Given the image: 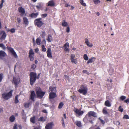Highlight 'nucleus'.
<instances>
[{
	"mask_svg": "<svg viewBox=\"0 0 129 129\" xmlns=\"http://www.w3.org/2000/svg\"><path fill=\"white\" fill-rule=\"evenodd\" d=\"M36 93L38 98L41 99L45 93V92L43 91L40 87H37L36 89Z\"/></svg>",
	"mask_w": 129,
	"mask_h": 129,
	"instance_id": "nucleus-1",
	"label": "nucleus"
},
{
	"mask_svg": "<svg viewBox=\"0 0 129 129\" xmlns=\"http://www.w3.org/2000/svg\"><path fill=\"white\" fill-rule=\"evenodd\" d=\"M29 76L30 83L31 85H33L37 79V74L34 72H31L30 73Z\"/></svg>",
	"mask_w": 129,
	"mask_h": 129,
	"instance_id": "nucleus-2",
	"label": "nucleus"
},
{
	"mask_svg": "<svg viewBox=\"0 0 129 129\" xmlns=\"http://www.w3.org/2000/svg\"><path fill=\"white\" fill-rule=\"evenodd\" d=\"M13 91V90H11L8 93L5 92L3 93L2 94V97L4 99L8 100L12 96V93Z\"/></svg>",
	"mask_w": 129,
	"mask_h": 129,
	"instance_id": "nucleus-3",
	"label": "nucleus"
},
{
	"mask_svg": "<svg viewBox=\"0 0 129 129\" xmlns=\"http://www.w3.org/2000/svg\"><path fill=\"white\" fill-rule=\"evenodd\" d=\"M42 18H39L36 19L34 21V23L35 26L38 27H41L44 24L41 21Z\"/></svg>",
	"mask_w": 129,
	"mask_h": 129,
	"instance_id": "nucleus-4",
	"label": "nucleus"
},
{
	"mask_svg": "<svg viewBox=\"0 0 129 129\" xmlns=\"http://www.w3.org/2000/svg\"><path fill=\"white\" fill-rule=\"evenodd\" d=\"M78 91L80 93L85 95L87 93V88L85 85H81L80 89L78 90Z\"/></svg>",
	"mask_w": 129,
	"mask_h": 129,
	"instance_id": "nucleus-5",
	"label": "nucleus"
},
{
	"mask_svg": "<svg viewBox=\"0 0 129 129\" xmlns=\"http://www.w3.org/2000/svg\"><path fill=\"white\" fill-rule=\"evenodd\" d=\"M6 48L11 52L12 54L13 55L14 57L15 58H18V57L16 54V53L15 51L12 48L10 47L7 46L6 47Z\"/></svg>",
	"mask_w": 129,
	"mask_h": 129,
	"instance_id": "nucleus-6",
	"label": "nucleus"
},
{
	"mask_svg": "<svg viewBox=\"0 0 129 129\" xmlns=\"http://www.w3.org/2000/svg\"><path fill=\"white\" fill-rule=\"evenodd\" d=\"M29 57L30 58V61H33L34 59V52L32 49H30L29 53Z\"/></svg>",
	"mask_w": 129,
	"mask_h": 129,
	"instance_id": "nucleus-7",
	"label": "nucleus"
},
{
	"mask_svg": "<svg viewBox=\"0 0 129 129\" xmlns=\"http://www.w3.org/2000/svg\"><path fill=\"white\" fill-rule=\"evenodd\" d=\"M86 114L87 115V116H88V117L89 118H90L91 116L95 117H97L96 113L93 111H89Z\"/></svg>",
	"mask_w": 129,
	"mask_h": 129,
	"instance_id": "nucleus-8",
	"label": "nucleus"
},
{
	"mask_svg": "<svg viewBox=\"0 0 129 129\" xmlns=\"http://www.w3.org/2000/svg\"><path fill=\"white\" fill-rule=\"evenodd\" d=\"M18 11L21 13L20 16L21 17H23L25 13V9L22 7H19L18 9Z\"/></svg>",
	"mask_w": 129,
	"mask_h": 129,
	"instance_id": "nucleus-9",
	"label": "nucleus"
},
{
	"mask_svg": "<svg viewBox=\"0 0 129 129\" xmlns=\"http://www.w3.org/2000/svg\"><path fill=\"white\" fill-rule=\"evenodd\" d=\"M73 111L79 116L82 115L84 113L83 111L76 108H74Z\"/></svg>",
	"mask_w": 129,
	"mask_h": 129,
	"instance_id": "nucleus-10",
	"label": "nucleus"
},
{
	"mask_svg": "<svg viewBox=\"0 0 129 129\" xmlns=\"http://www.w3.org/2000/svg\"><path fill=\"white\" fill-rule=\"evenodd\" d=\"M1 35L2 36L0 38V39L1 40H5L7 36V35L5 32L3 30H1L0 31V35Z\"/></svg>",
	"mask_w": 129,
	"mask_h": 129,
	"instance_id": "nucleus-11",
	"label": "nucleus"
},
{
	"mask_svg": "<svg viewBox=\"0 0 129 129\" xmlns=\"http://www.w3.org/2000/svg\"><path fill=\"white\" fill-rule=\"evenodd\" d=\"M20 79L18 77H15L13 78V81L14 84L17 86L19 83V82L20 81Z\"/></svg>",
	"mask_w": 129,
	"mask_h": 129,
	"instance_id": "nucleus-12",
	"label": "nucleus"
},
{
	"mask_svg": "<svg viewBox=\"0 0 129 129\" xmlns=\"http://www.w3.org/2000/svg\"><path fill=\"white\" fill-rule=\"evenodd\" d=\"M36 94L35 91L34 90H32L31 91V94L30 99L33 102L35 101L34 98L36 97Z\"/></svg>",
	"mask_w": 129,
	"mask_h": 129,
	"instance_id": "nucleus-13",
	"label": "nucleus"
},
{
	"mask_svg": "<svg viewBox=\"0 0 129 129\" xmlns=\"http://www.w3.org/2000/svg\"><path fill=\"white\" fill-rule=\"evenodd\" d=\"M56 93L51 92L49 94V100L52 99L57 97Z\"/></svg>",
	"mask_w": 129,
	"mask_h": 129,
	"instance_id": "nucleus-14",
	"label": "nucleus"
},
{
	"mask_svg": "<svg viewBox=\"0 0 129 129\" xmlns=\"http://www.w3.org/2000/svg\"><path fill=\"white\" fill-rule=\"evenodd\" d=\"M46 52L47 57L49 58H51L52 57V56L51 49L49 48L48 49Z\"/></svg>",
	"mask_w": 129,
	"mask_h": 129,
	"instance_id": "nucleus-15",
	"label": "nucleus"
},
{
	"mask_svg": "<svg viewBox=\"0 0 129 129\" xmlns=\"http://www.w3.org/2000/svg\"><path fill=\"white\" fill-rule=\"evenodd\" d=\"M53 125V122L48 123L46 125L45 128L46 129H52Z\"/></svg>",
	"mask_w": 129,
	"mask_h": 129,
	"instance_id": "nucleus-16",
	"label": "nucleus"
},
{
	"mask_svg": "<svg viewBox=\"0 0 129 129\" xmlns=\"http://www.w3.org/2000/svg\"><path fill=\"white\" fill-rule=\"evenodd\" d=\"M43 5L41 3H38L37 5L36 6V7L39 10L40 9L42 10L43 9Z\"/></svg>",
	"mask_w": 129,
	"mask_h": 129,
	"instance_id": "nucleus-17",
	"label": "nucleus"
},
{
	"mask_svg": "<svg viewBox=\"0 0 129 129\" xmlns=\"http://www.w3.org/2000/svg\"><path fill=\"white\" fill-rule=\"evenodd\" d=\"M39 15V13L37 12L36 13H32L31 14L29 15V17L31 18H36Z\"/></svg>",
	"mask_w": 129,
	"mask_h": 129,
	"instance_id": "nucleus-18",
	"label": "nucleus"
},
{
	"mask_svg": "<svg viewBox=\"0 0 129 129\" xmlns=\"http://www.w3.org/2000/svg\"><path fill=\"white\" fill-rule=\"evenodd\" d=\"M85 43L88 47H91L93 46V45L92 43H90L88 41V40L87 38H85Z\"/></svg>",
	"mask_w": 129,
	"mask_h": 129,
	"instance_id": "nucleus-19",
	"label": "nucleus"
},
{
	"mask_svg": "<svg viewBox=\"0 0 129 129\" xmlns=\"http://www.w3.org/2000/svg\"><path fill=\"white\" fill-rule=\"evenodd\" d=\"M49 91H51V92H53L55 93L56 92V88L54 87L50 86L49 88Z\"/></svg>",
	"mask_w": 129,
	"mask_h": 129,
	"instance_id": "nucleus-20",
	"label": "nucleus"
},
{
	"mask_svg": "<svg viewBox=\"0 0 129 129\" xmlns=\"http://www.w3.org/2000/svg\"><path fill=\"white\" fill-rule=\"evenodd\" d=\"M7 55L6 53L3 50L0 51V58L5 57Z\"/></svg>",
	"mask_w": 129,
	"mask_h": 129,
	"instance_id": "nucleus-21",
	"label": "nucleus"
},
{
	"mask_svg": "<svg viewBox=\"0 0 129 129\" xmlns=\"http://www.w3.org/2000/svg\"><path fill=\"white\" fill-rule=\"evenodd\" d=\"M48 6H50L51 7H53L54 6L55 4H54L53 0H52L49 1L48 3Z\"/></svg>",
	"mask_w": 129,
	"mask_h": 129,
	"instance_id": "nucleus-22",
	"label": "nucleus"
},
{
	"mask_svg": "<svg viewBox=\"0 0 129 129\" xmlns=\"http://www.w3.org/2000/svg\"><path fill=\"white\" fill-rule=\"evenodd\" d=\"M46 40L48 42H50L53 41L52 36L51 35H48Z\"/></svg>",
	"mask_w": 129,
	"mask_h": 129,
	"instance_id": "nucleus-23",
	"label": "nucleus"
},
{
	"mask_svg": "<svg viewBox=\"0 0 129 129\" xmlns=\"http://www.w3.org/2000/svg\"><path fill=\"white\" fill-rule=\"evenodd\" d=\"M23 21L25 24L28 25L29 23V21L27 18L26 17H24L23 18Z\"/></svg>",
	"mask_w": 129,
	"mask_h": 129,
	"instance_id": "nucleus-24",
	"label": "nucleus"
},
{
	"mask_svg": "<svg viewBox=\"0 0 129 129\" xmlns=\"http://www.w3.org/2000/svg\"><path fill=\"white\" fill-rule=\"evenodd\" d=\"M75 124L76 125L79 127H82L81 122L80 121H77L75 122Z\"/></svg>",
	"mask_w": 129,
	"mask_h": 129,
	"instance_id": "nucleus-25",
	"label": "nucleus"
},
{
	"mask_svg": "<svg viewBox=\"0 0 129 129\" xmlns=\"http://www.w3.org/2000/svg\"><path fill=\"white\" fill-rule=\"evenodd\" d=\"M35 116H34L32 117H31L30 118V122L33 123H35Z\"/></svg>",
	"mask_w": 129,
	"mask_h": 129,
	"instance_id": "nucleus-26",
	"label": "nucleus"
},
{
	"mask_svg": "<svg viewBox=\"0 0 129 129\" xmlns=\"http://www.w3.org/2000/svg\"><path fill=\"white\" fill-rule=\"evenodd\" d=\"M105 105L106 106L108 107H110L111 106L110 102L108 100H107L105 102Z\"/></svg>",
	"mask_w": 129,
	"mask_h": 129,
	"instance_id": "nucleus-27",
	"label": "nucleus"
},
{
	"mask_svg": "<svg viewBox=\"0 0 129 129\" xmlns=\"http://www.w3.org/2000/svg\"><path fill=\"white\" fill-rule=\"evenodd\" d=\"M15 119V117L14 115H12L9 118V120L10 122H13Z\"/></svg>",
	"mask_w": 129,
	"mask_h": 129,
	"instance_id": "nucleus-28",
	"label": "nucleus"
},
{
	"mask_svg": "<svg viewBox=\"0 0 129 129\" xmlns=\"http://www.w3.org/2000/svg\"><path fill=\"white\" fill-rule=\"evenodd\" d=\"M107 108L106 107H104L103 110V113L105 115L109 114V113L107 110Z\"/></svg>",
	"mask_w": 129,
	"mask_h": 129,
	"instance_id": "nucleus-29",
	"label": "nucleus"
},
{
	"mask_svg": "<svg viewBox=\"0 0 129 129\" xmlns=\"http://www.w3.org/2000/svg\"><path fill=\"white\" fill-rule=\"evenodd\" d=\"M88 118H89L88 117V116H87V115L86 114L83 119V121L85 123L87 122L88 121Z\"/></svg>",
	"mask_w": 129,
	"mask_h": 129,
	"instance_id": "nucleus-30",
	"label": "nucleus"
},
{
	"mask_svg": "<svg viewBox=\"0 0 129 129\" xmlns=\"http://www.w3.org/2000/svg\"><path fill=\"white\" fill-rule=\"evenodd\" d=\"M61 25L63 26H68L67 23L64 20L62 21Z\"/></svg>",
	"mask_w": 129,
	"mask_h": 129,
	"instance_id": "nucleus-31",
	"label": "nucleus"
},
{
	"mask_svg": "<svg viewBox=\"0 0 129 129\" xmlns=\"http://www.w3.org/2000/svg\"><path fill=\"white\" fill-rule=\"evenodd\" d=\"M38 120L40 121L44 122L46 121V119L44 117H41L38 119Z\"/></svg>",
	"mask_w": 129,
	"mask_h": 129,
	"instance_id": "nucleus-32",
	"label": "nucleus"
},
{
	"mask_svg": "<svg viewBox=\"0 0 129 129\" xmlns=\"http://www.w3.org/2000/svg\"><path fill=\"white\" fill-rule=\"evenodd\" d=\"M40 36L43 38H45L46 35V34L44 31H41L40 33Z\"/></svg>",
	"mask_w": 129,
	"mask_h": 129,
	"instance_id": "nucleus-33",
	"label": "nucleus"
},
{
	"mask_svg": "<svg viewBox=\"0 0 129 129\" xmlns=\"http://www.w3.org/2000/svg\"><path fill=\"white\" fill-rule=\"evenodd\" d=\"M18 95H16L15 96L14 99V103L15 104H17L19 102V101L18 100Z\"/></svg>",
	"mask_w": 129,
	"mask_h": 129,
	"instance_id": "nucleus-34",
	"label": "nucleus"
},
{
	"mask_svg": "<svg viewBox=\"0 0 129 129\" xmlns=\"http://www.w3.org/2000/svg\"><path fill=\"white\" fill-rule=\"evenodd\" d=\"M41 40L39 38H37L36 39V42L37 44L38 45H40L41 44Z\"/></svg>",
	"mask_w": 129,
	"mask_h": 129,
	"instance_id": "nucleus-35",
	"label": "nucleus"
},
{
	"mask_svg": "<svg viewBox=\"0 0 129 129\" xmlns=\"http://www.w3.org/2000/svg\"><path fill=\"white\" fill-rule=\"evenodd\" d=\"M64 105V104L62 102H60L58 108L59 109H61V108Z\"/></svg>",
	"mask_w": 129,
	"mask_h": 129,
	"instance_id": "nucleus-36",
	"label": "nucleus"
},
{
	"mask_svg": "<svg viewBox=\"0 0 129 129\" xmlns=\"http://www.w3.org/2000/svg\"><path fill=\"white\" fill-rule=\"evenodd\" d=\"M95 59V58L94 57H91V58L89 59L87 62V63L88 64L90 63H92L93 62L92 59Z\"/></svg>",
	"mask_w": 129,
	"mask_h": 129,
	"instance_id": "nucleus-37",
	"label": "nucleus"
},
{
	"mask_svg": "<svg viewBox=\"0 0 129 129\" xmlns=\"http://www.w3.org/2000/svg\"><path fill=\"white\" fill-rule=\"evenodd\" d=\"M30 104V103H25L24 104V107L25 108H28L29 107V105Z\"/></svg>",
	"mask_w": 129,
	"mask_h": 129,
	"instance_id": "nucleus-38",
	"label": "nucleus"
},
{
	"mask_svg": "<svg viewBox=\"0 0 129 129\" xmlns=\"http://www.w3.org/2000/svg\"><path fill=\"white\" fill-rule=\"evenodd\" d=\"M80 3L82 5L84 6H85L86 5L85 3H83V0H80Z\"/></svg>",
	"mask_w": 129,
	"mask_h": 129,
	"instance_id": "nucleus-39",
	"label": "nucleus"
},
{
	"mask_svg": "<svg viewBox=\"0 0 129 129\" xmlns=\"http://www.w3.org/2000/svg\"><path fill=\"white\" fill-rule=\"evenodd\" d=\"M93 2L95 4H98V3H100L101 1L100 0H93Z\"/></svg>",
	"mask_w": 129,
	"mask_h": 129,
	"instance_id": "nucleus-40",
	"label": "nucleus"
},
{
	"mask_svg": "<svg viewBox=\"0 0 129 129\" xmlns=\"http://www.w3.org/2000/svg\"><path fill=\"white\" fill-rule=\"evenodd\" d=\"M83 58L84 59L86 60H87L88 59V57L86 54H85L84 55Z\"/></svg>",
	"mask_w": 129,
	"mask_h": 129,
	"instance_id": "nucleus-41",
	"label": "nucleus"
},
{
	"mask_svg": "<svg viewBox=\"0 0 129 129\" xmlns=\"http://www.w3.org/2000/svg\"><path fill=\"white\" fill-rule=\"evenodd\" d=\"M0 47L2 48L4 50L6 49L5 46L3 43L0 44Z\"/></svg>",
	"mask_w": 129,
	"mask_h": 129,
	"instance_id": "nucleus-42",
	"label": "nucleus"
},
{
	"mask_svg": "<svg viewBox=\"0 0 129 129\" xmlns=\"http://www.w3.org/2000/svg\"><path fill=\"white\" fill-rule=\"evenodd\" d=\"M126 98V97L124 95H122L120 97V100L121 101H124Z\"/></svg>",
	"mask_w": 129,
	"mask_h": 129,
	"instance_id": "nucleus-43",
	"label": "nucleus"
},
{
	"mask_svg": "<svg viewBox=\"0 0 129 129\" xmlns=\"http://www.w3.org/2000/svg\"><path fill=\"white\" fill-rule=\"evenodd\" d=\"M71 62L73 63H74L76 64L77 63V59H73L71 60Z\"/></svg>",
	"mask_w": 129,
	"mask_h": 129,
	"instance_id": "nucleus-44",
	"label": "nucleus"
},
{
	"mask_svg": "<svg viewBox=\"0 0 129 129\" xmlns=\"http://www.w3.org/2000/svg\"><path fill=\"white\" fill-rule=\"evenodd\" d=\"M75 57V54H72L70 56V60H72L74 59Z\"/></svg>",
	"mask_w": 129,
	"mask_h": 129,
	"instance_id": "nucleus-45",
	"label": "nucleus"
},
{
	"mask_svg": "<svg viewBox=\"0 0 129 129\" xmlns=\"http://www.w3.org/2000/svg\"><path fill=\"white\" fill-rule=\"evenodd\" d=\"M3 73H0V83L2 81L3 78Z\"/></svg>",
	"mask_w": 129,
	"mask_h": 129,
	"instance_id": "nucleus-46",
	"label": "nucleus"
},
{
	"mask_svg": "<svg viewBox=\"0 0 129 129\" xmlns=\"http://www.w3.org/2000/svg\"><path fill=\"white\" fill-rule=\"evenodd\" d=\"M42 51L43 52H45L46 51V49L45 48L44 45H43L42 46Z\"/></svg>",
	"mask_w": 129,
	"mask_h": 129,
	"instance_id": "nucleus-47",
	"label": "nucleus"
},
{
	"mask_svg": "<svg viewBox=\"0 0 129 129\" xmlns=\"http://www.w3.org/2000/svg\"><path fill=\"white\" fill-rule=\"evenodd\" d=\"M123 109L121 107V106H120L118 109V110L121 112H122L123 111Z\"/></svg>",
	"mask_w": 129,
	"mask_h": 129,
	"instance_id": "nucleus-48",
	"label": "nucleus"
},
{
	"mask_svg": "<svg viewBox=\"0 0 129 129\" xmlns=\"http://www.w3.org/2000/svg\"><path fill=\"white\" fill-rule=\"evenodd\" d=\"M36 67V66L34 64H32L31 66V69H35Z\"/></svg>",
	"mask_w": 129,
	"mask_h": 129,
	"instance_id": "nucleus-49",
	"label": "nucleus"
},
{
	"mask_svg": "<svg viewBox=\"0 0 129 129\" xmlns=\"http://www.w3.org/2000/svg\"><path fill=\"white\" fill-rule=\"evenodd\" d=\"M10 31L12 33H13L15 32V30L14 28H12L10 30Z\"/></svg>",
	"mask_w": 129,
	"mask_h": 129,
	"instance_id": "nucleus-50",
	"label": "nucleus"
},
{
	"mask_svg": "<svg viewBox=\"0 0 129 129\" xmlns=\"http://www.w3.org/2000/svg\"><path fill=\"white\" fill-rule=\"evenodd\" d=\"M64 47H69V43L68 42L66 43L64 45Z\"/></svg>",
	"mask_w": 129,
	"mask_h": 129,
	"instance_id": "nucleus-51",
	"label": "nucleus"
},
{
	"mask_svg": "<svg viewBox=\"0 0 129 129\" xmlns=\"http://www.w3.org/2000/svg\"><path fill=\"white\" fill-rule=\"evenodd\" d=\"M99 119L101 123L102 124H104L105 123V122L102 119L100 118H99Z\"/></svg>",
	"mask_w": 129,
	"mask_h": 129,
	"instance_id": "nucleus-52",
	"label": "nucleus"
},
{
	"mask_svg": "<svg viewBox=\"0 0 129 129\" xmlns=\"http://www.w3.org/2000/svg\"><path fill=\"white\" fill-rule=\"evenodd\" d=\"M124 103H126L128 104L129 103V98H127L126 100H125L124 101Z\"/></svg>",
	"mask_w": 129,
	"mask_h": 129,
	"instance_id": "nucleus-53",
	"label": "nucleus"
},
{
	"mask_svg": "<svg viewBox=\"0 0 129 129\" xmlns=\"http://www.w3.org/2000/svg\"><path fill=\"white\" fill-rule=\"evenodd\" d=\"M47 14H42L41 15V16L42 18H44L47 17Z\"/></svg>",
	"mask_w": 129,
	"mask_h": 129,
	"instance_id": "nucleus-54",
	"label": "nucleus"
},
{
	"mask_svg": "<svg viewBox=\"0 0 129 129\" xmlns=\"http://www.w3.org/2000/svg\"><path fill=\"white\" fill-rule=\"evenodd\" d=\"M70 28L69 26H68L67 27V28L66 29V32L67 33H69L70 32Z\"/></svg>",
	"mask_w": 129,
	"mask_h": 129,
	"instance_id": "nucleus-55",
	"label": "nucleus"
},
{
	"mask_svg": "<svg viewBox=\"0 0 129 129\" xmlns=\"http://www.w3.org/2000/svg\"><path fill=\"white\" fill-rule=\"evenodd\" d=\"M123 118L126 119H129V117L127 115H124L123 117Z\"/></svg>",
	"mask_w": 129,
	"mask_h": 129,
	"instance_id": "nucleus-56",
	"label": "nucleus"
},
{
	"mask_svg": "<svg viewBox=\"0 0 129 129\" xmlns=\"http://www.w3.org/2000/svg\"><path fill=\"white\" fill-rule=\"evenodd\" d=\"M64 50L65 51H69V47H64Z\"/></svg>",
	"mask_w": 129,
	"mask_h": 129,
	"instance_id": "nucleus-57",
	"label": "nucleus"
},
{
	"mask_svg": "<svg viewBox=\"0 0 129 129\" xmlns=\"http://www.w3.org/2000/svg\"><path fill=\"white\" fill-rule=\"evenodd\" d=\"M83 73H86L88 74H88V72H87V71H86V70H83Z\"/></svg>",
	"mask_w": 129,
	"mask_h": 129,
	"instance_id": "nucleus-58",
	"label": "nucleus"
},
{
	"mask_svg": "<svg viewBox=\"0 0 129 129\" xmlns=\"http://www.w3.org/2000/svg\"><path fill=\"white\" fill-rule=\"evenodd\" d=\"M17 125L16 124H14L13 126V129H17Z\"/></svg>",
	"mask_w": 129,
	"mask_h": 129,
	"instance_id": "nucleus-59",
	"label": "nucleus"
},
{
	"mask_svg": "<svg viewBox=\"0 0 129 129\" xmlns=\"http://www.w3.org/2000/svg\"><path fill=\"white\" fill-rule=\"evenodd\" d=\"M62 125L64 127L65 126V124H64V121L63 118H62Z\"/></svg>",
	"mask_w": 129,
	"mask_h": 129,
	"instance_id": "nucleus-60",
	"label": "nucleus"
},
{
	"mask_svg": "<svg viewBox=\"0 0 129 129\" xmlns=\"http://www.w3.org/2000/svg\"><path fill=\"white\" fill-rule=\"evenodd\" d=\"M21 115L22 116H23L24 115V110H22L21 112Z\"/></svg>",
	"mask_w": 129,
	"mask_h": 129,
	"instance_id": "nucleus-61",
	"label": "nucleus"
},
{
	"mask_svg": "<svg viewBox=\"0 0 129 129\" xmlns=\"http://www.w3.org/2000/svg\"><path fill=\"white\" fill-rule=\"evenodd\" d=\"M35 51L37 53L39 51V49L38 48H37L35 49Z\"/></svg>",
	"mask_w": 129,
	"mask_h": 129,
	"instance_id": "nucleus-62",
	"label": "nucleus"
},
{
	"mask_svg": "<svg viewBox=\"0 0 129 129\" xmlns=\"http://www.w3.org/2000/svg\"><path fill=\"white\" fill-rule=\"evenodd\" d=\"M71 97L72 98L73 100L74 101L75 100V96H71Z\"/></svg>",
	"mask_w": 129,
	"mask_h": 129,
	"instance_id": "nucleus-63",
	"label": "nucleus"
},
{
	"mask_svg": "<svg viewBox=\"0 0 129 129\" xmlns=\"http://www.w3.org/2000/svg\"><path fill=\"white\" fill-rule=\"evenodd\" d=\"M17 20L18 23H20L21 22V19L20 18H17Z\"/></svg>",
	"mask_w": 129,
	"mask_h": 129,
	"instance_id": "nucleus-64",
	"label": "nucleus"
}]
</instances>
